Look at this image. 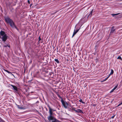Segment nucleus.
Segmentation results:
<instances>
[{
    "label": "nucleus",
    "mask_w": 122,
    "mask_h": 122,
    "mask_svg": "<svg viewBox=\"0 0 122 122\" xmlns=\"http://www.w3.org/2000/svg\"><path fill=\"white\" fill-rule=\"evenodd\" d=\"M117 14H111L113 16H114L115 15H117Z\"/></svg>",
    "instance_id": "19"
},
{
    "label": "nucleus",
    "mask_w": 122,
    "mask_h": 122,
    "mask_svg": "<svg viewBox=\"0 0 122 122\" xmlns=\"http://www.w3.org/2000/svg\"><path fill=\"white\" fill-rule=\"evenodd\" d=\"M117 86L118 85H117L116 86L113 88L112 90L111 91V92H113L114 90H115L117 88Z\"/></svg>",
    "instance_id": "9"
},
{
    "label": "nucleus",
    "mask_w": 122,
    "mask_h": 122,
    "mask_svg": "<svg viewBox=\"0 0 122 122\" xmlns=\"http://www.w3.org/2000/svg\"><path fill=\"white\" fill-rule=\"evenodd\" d=\"M54 60L57 63L59 64L60 63L59 61H58L57 59H54Z\"/></svg>",
    "instance_id": "10"
},
{
    "label": "nucleus",
    "mask_w": 122,
    "mask_h": 122,
    "mask_svg": "<svg viewBox=\"0 0 122 122\" xmlns=\"http://www.w3.org/2000/svg\"><path fill=\"white\" fill-rule=\"evenodd\" d=\"M27 2H28V3L29 4H30V0H28V1H27Z\"/></svg>",
    "instance_id": "23"
},
{
    "label": "nucleus",
    "mask_w": 122,
    "mask_h": 122,
    "mask_svg": "<svg viewBox=\"0 0 122 122\" xmlns=\"http://www.w3.org/2000/svg\"><path fill=\"white\" fill-rule=\"evenodd\" d=\"M0 122H5L3 120L2 118L0 117Z\"/></svg>",
    "instance_id": "16"
},
{
    "label": "nucleus",
    "mask_w": 122,
    "mask_h": 122,
    "mask_svg": "<svg viewBox=\"0 0 122 122\" xmlns=\"http://www.w3.org/2000/svg\"><path fill=\"white\" fill-rule=\"evenodd\" d=\"M9 87H10L14 91H17L18 88L16 86L12 85H9Z\"/></svg>",
    "instance_id": "3"
},
{
    "label": "nucleus",
    "mask_w": 122,
    "mask_h": 122,
    "mask_svg": "<svg viewBox=\"0 0 122 122\" xmlns=\"http://www.w3.org/2000/svg\"><path fill=\"white\" fill-rule=\"evenodd\" d=\"M110 75V74H109V76L108 77H107V79L110 76V75Z\"/></svg>",
    "instance_id": "27"
},
{
    "label": "nucleus",
    "mask_w": 122,
    "mask_h": 122,
    "mask_svg": "<svg viewBox=\"0 0 122 122\" xmlns=\"http://www.w3.org/2000/svg\"><path fill=\"white\" fill-rule=\"evenodd\" d=\"M75 108H73V110L74 111H75L76 110L75 109Z\"/></svg>",
    "instance_id": "25"
},
{
    "label": "nucleus",
    "mask_w": 122,
    "mask_h": 122,
    "mask_svg": "<svg viewBox=\"0 0 122 122\" xmlns=\"http://www.w3.org/2000/svg\"><path fill=\"white\" fill-rule=\"evenodd\" d=\"M115 31V30L114 29L112 28V29L110 33H113L114 32V31Z\"/></svg>",
    "instance_id": "12"
},
{
    "label": "nucleus",
    "mask_w": 122,
    "mask_h": 122,
    "mask_svg": "<svg viewBox=\"0 0 122 122\" xmlns=\"http://www.w3.org/2000/svg\"><path fill=\"white\" fill-rule=\"evenodd\" d=\"M113 72L114 71L112 69L111 70V71L110 73V75H111L113 74Z\"/></svg>",
    "instance_id": "13"
},
{
    "label": "nucleus",
    "mask_w": 122,
    "mask_h": 122,
    "mask_svg": "<svg viewBox=\"0 0 122 122\" xmlns=\"http://www.w3.org/2000/svg\"><path fill=\"white\" fill-rule=\"evenodd\" d=\"M4 70L5 71L7 72L9 74V73H11L10 72V71H8L7 70Z\"/></svg>",
    "instance_id": "18"
},
{
    "label": "nucleus",
    "mask_w": 122,
    "mask_h": 122,
    "mask_svg": "<svg viewBox=\"0 0 122 122\" xmlns=\"http://www.w3.org/2000/svg\"><path fill=\"white\" fill-rule=\"evenodd\" d=\"M92 11H93V10H92L91 11V12H90V14H89V15H88V17H89V16L91 17V15H92Z\"/></svg>",
    "instance_id": "11"
},
{
    "label": "nucleus",
    "mask_w": 122,
    "mask_h": 122,
    "mask_svg": "<svg viewBox=\"0 0 122 122\" xmlns=\"http://www.w3.org/2000/svg\"><path fill=\"white\" fill-rule=\"evenodd\" d=\"M8 46L9 47H10V46H8H8Z\"/></svg>",
    "instance_id": "28"
},
{
    "label": "nucleus",
    "mask_w": 122,
    "mask_h": 122,
    "mask_svg": "<svg viewBox=\"0 0 122 122\" xmlns=\"http://www.w3.org/2000/svg\"><path fill=\"white\" fill-rule=\"evenodd\" d=\"M18 108L20 109H23V108L22 107H20L18 105Z\"/></svg>",
    "instance_id": "15"
},
{
    "label": "nucleus",
    "mask_w": 122,
    "mask_h": 122,
    "mask_svg": "<svg viewBox=\"0 0 122 122\" xmlns=\"http://www.w3.org/2000/svg\"><path fill=\"white\" fill-rule=\"evenodd\" d=\"M79 29L76 30L75 29L74 30V32L73 33V35L72 37V38L74 36L76 33L78 31Z\"/></svg>",
    "instance_id": "6"
},
{
    "label": "nucleus",
    "mask_w": 122,
    "mask_h": 122,
    "mask_svg": "<svg viewBox=\"0 0 122 122\" xmlns=\"http://www.w3.org/2000/svg\"><path fill=\"white\" fill-rule=\"evenodd\" d=\"M52 111L53 112H54V111H56V110L54 109H52Z\"/></svg>",
    "instance_id": "24"
},
{
    "label": "nucleus",
    "mask_w": 122,
    "mask_h": 122,
    "mask_svg": "<svg viewBox=\"0 0 122 122\" xmlns=\"http://www.w3.org/2000/svg\"><path fill=\"white\" fill-rule=\"evenodd\" d=\"M0 35L2 36H4V35H6L5 34V32L4 31L2 30H1L0 32Z\"/></svg>",
    "instance_id": "8"
},
{
    "label": "nucleus",
    "mask_w": 122,
    "mask_h": 122,
    "mask_svg": "<svg viewBox=\"0 0 122 122\" xmlns=\"http://www.w3.org/2000/svg\"><path fill=\"white\" fill-rule=\"evenodd\" d=\"M46 110L47 111H48V110H47V108H46Z\"/></svg>",
    "instance_id": "29"
},
{
    "label": "nucleus",
    "mask_w": 122,
    "mask_h": 122,
    "mask_svg": "<svg viewBox=\"0 0 122 122\" xmlns=\"http://www.w3.org/2000/svg\"><path fill=\"white\" fill-rule=\"evenodd\" d=\"M79 102H81L83 104H84L85 103V102H83L82 100L81 99H80V100H79Z\"/></svg>",
    "instance_id": "14"
},
{
    "label": "nucleus",
    "mask_w": 122,
    "mask_h": 122,
    "mask_svg": "<svg viewBox=\"0 0 122 122\" xmlns=\"http://www.w3.org/2000/svg\"><path fill=\"white\" fill-rule=\"evenodd\" d=\"M56 94L61 99V102L62 103L63 105L64 106V107L65 108H67V105H68V104L66 103L65 102L64 100L62 99V98L60 96V95L58 93V92H56Z\"/></svg>",
    "instance_id": "2"
},
{
    "label": "nucleus",
    "mask_w": 122,
    "mask_h": 122,
    "mask_svg": "<svg viewBox=\"0 0 122 122\" xmlns=\"http://www.w3.org/2000/svg\"><path fill=\"white\" fill-rule=\"evenodd\" d=\"M7 39V36L6 35H4L2 37V40L4 41H6Z\"/></svg>",
    "instance_id": "5"
},
{
    "label": "nucleus",
    "mask_w": 122,
    "mask_h": 122,
    "mask_svg": "<svg viewBox=\"0 0 122 122\" xmlns=\"http://www.w3.org/2000/svg\"><path fill=\"white\" fill-rule=\"evenodd\" d=\"M117 59H120L121 60H122V58L120 56H119L117 58Z\"/></svg>",
    "instance_id": "17"
},
{
    "label": "nucleus",
    "mask_w": 122,
    "mask_h": 122,
    "mask_svg": "<svg viewBox=\"0 0 122 122\" xmlns=\"http://www.w3.org/2000/svg\"><path fill=\"white\" fill-rule=\"evenodd\" d=\"M48 106L49 109V112L50 114L51 115H52L53 111L52 110V109L50 107L49 105H48Z\"/></svg>",
    "instance_id": "4"
},
{
    "label": "nucleus",
    "mask_w": 122,
    "mask_h": 122,
    "mask_svg": "<svg viewBox=\"0 0 122 122\" xmlns=\"http://www.w3.org/2000/svg\"><path fill=\"white\" fill-rule=\"evenodd\" d=\"M41 40V39L40 38V36L39 37V41H40Z\"/></svg>",
    "instance_id": "20"
},
{
    "label": "nucleus",
    "mask_w": 122,
    "mask_h": 122,
    "mask_svg": "<svg viewBox=\"0 0 122 122\" xmlns=\"http://www.w3.org/2000/svg\"><path fill=\"white\" fill-rule=\"evenodd\" d=\"M17 92V93H18V94H19V93H18V92Z\"/></svg>",
    "instance_id": "30"
},
{
    "label": "nucleus",
    "mask_w": 122,
    "mask_h": 122,
    "mask_svg": "<svg viewBox=\"0 0 122 122\" xmlns=\"http://www.w3.org/2000/svg\"><path fill=\"white\" fill-rule=\"evenodd\" d=\"M107 80V77L105 79V80H103L102 81H101L102 82H103V81H106V80Z\"/></svg>",
    "instance_id": "21"
},
{
    "label": "nucleus",
    "mask_w": 122,
    "mask_h": 122,
    "mask_svg": "<svg viewBox=\"0 0 122 122\" xmlns=\"http://www.w3.org/2000/svg\"><path fill=\"white\" fill-rule=\"evenodd\" d=\"M5 20L6 22L9 24L10 26L12 28H15L17 30L18 29L16 26L15 25L12 19L8 17H6L5 18Z\"/></svg>",
    "instance_id": "1"
},
{
    "label": "nucleus",
    "mask_w": 122,
    "mask_h": 122,
    "mask_svg": "<svg viewBox=\"0 0 122 122\" xmlns=\"http://www.w3.org/2000/svg\"><path fill=\"white\" fill-rule=\"evenodd\" d=\"M8 46V45H4V47H7Z\"/></svg>",
    "instance_id": "26"
},
{
    "label": "nucleus",
    "mask_w": 122,
    "mask_h": 122,
    "mask_svg": "<svg viewBox=\"0 0 122 122\" xmlns=\"http://www.w3.org/2000/svg\"><path fill=\"white\" fill-rule=\"evenodd\" d=\"M115 115L111 117V118H113L114 117Z\"/></svg>",
    "instance_id": "22"
},
{
    "label": "nucleus",
    "mask_w": 122,
    "mask_h": 122,
    "mask_svg": "<svg viewBox=\"0 0 122 122\" xmlns=\"http://www.w3.org/2000/svg\"><path fill=\"white\" fill-rule=\"evenodd\" d=\"M75 112L78 113H83L82 111L80 109H77L75 111Z\"/></svg>",
    "instance_id": "7"
}]
</instances>
